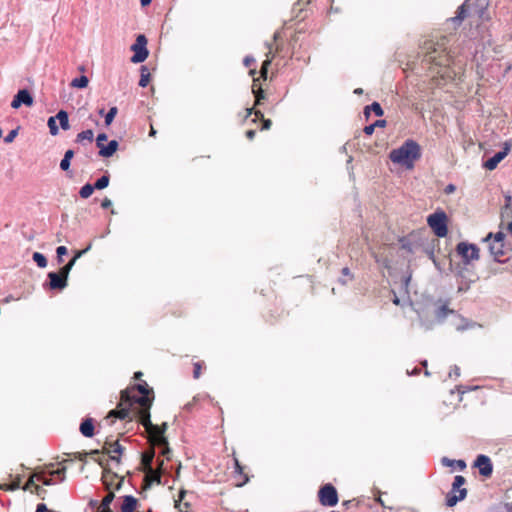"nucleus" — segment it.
<instances>
[{"label": "nucleus", "instance_id": "f3484780", "mask_svg": "<svg viewBox=\"0 0 512 512\" xmlns=\"http://www.w3.org/2000/svg\"><path fill=\"white\" fill-rule=\"evenodd\" d=\"M118 147H119L118 141L111 140L110 142H108L107 145L104 144L103 147H100L99 155L101 157L109 158V157L113 156V154L117 151Z\"/></svg>", "mask_w": 512, "mask_h": 512}, {"label": "nucleus", "instance_id": "f704fd0d", "mask_svg": "<svg viewBox=\"0 0 512 512\" xmlns=\"http://www.w3.org/2000/svg\"><path fill=\"white\" fill-rule=\"evenodd\" d=\"M47 125L49 127L50 134L56 136L59 133V128L56 124V117L51 116L48 118Z\"/></svg>", "mask_w": 512, "mask_h": 512}, {"label": "nucleus", "instance_id": "b1692460", "mask_svg": "<svg viewBox=\"0 0 512 512\" xmlns=\"http://www.w3.org/2000/svg\"><path fill=\"white\" fill-rule=\"evenodd\" d=\"M109 182H110V175L106 171L104 173V175H102L100 178H98L93 185H94L95 190H102V189H105L109 185Z\"/></svg>", "mask_w": 512, "mask_h": 512}, {"label": "nucleus", "instance_id": "5fc2aeb1", "mask_svg": "<svg viewBox=\"0 0 512 512\" xmlns=\"http://www.w3.org/2000/svg\"><path fill=\"white\" fill-rule=\"evenodd\" d=\"M271 124H272L271 120H269V119H263V120H262V130H268V129H270Z\"/></svg>", "mask_w": 512, "mask_h": 512}, {"label": "nucleus", "instance_id": "338daca9", "mask_svg": "<svg viewBox=\"0 0 512 512\" xmlns=\"http://www.w3.org/2000/svg\"><path fill=\"white\" fill-rule=\"evenodd\" d=\"M13 300H15V299H14V297H13V296H11V295H9V296H7L3 301H4L5 303H8V302L13 301Z\"/></svg>", "mask_w": 512, "mask_h": 512}, {"label": "nucleus", "instance_id": "7ed1b4c3", "mask_svg": "<svg viewBox=\"0 0 512 512\" xmlns=\"http://www.w3.org/2000/svg\"><path fill=\"white\" fill-rule=\"evenodd\" d=\"M420 157L421 147L413 139H407L400 147L393 149L389 154V158L393 163L408 169L413 168L414 162L420 159Z\"/></svg>", "mask_w": 512, "mask_h": 512}, {"label": "nucleus", "instance_id": "bb28decb", "mask_svg": "<svg viewBox=\"0 0 512 512\" xmlns=\"http://www.w3.org/2000/svg\"><path fill=\"white\" fill-rule=\"evenodd\" d=\"M450 313H453V310H450L446 304H443L436 310L435 315L438 321L442 322Z\"/></svg>", "mask_w": 512, "mask_h": 512}, {"label": "nucleus", "instance_id": "ea45409f", "mask_svg": "<svg viewBox=\"0 0 512 512\" xmlns=\"http://www.w3.org/2000/svg\"><path fill=\"white\" fill-rule=\"evenodd\" d=\"M75 263V259H71L67 264L62 266L59 271L68 278V275Z\"/></svg>", "mask_w": 512, "mask_h": 512}, {"label": "nucleus", "instance_id": "a19ab883", "mask_svg": "<svg viewBox=\"0 0 512 512\" xmlns=\"http://www.w3.org/2000/svg\"><path fill=\"white\" fill-rule=\"evenodd\" d=\"M108 136L105 133H99L96 138V145L100 149V147L104 146V142L107 141Z\"/></svg>", "mask_w": 512, "mask_h": 512}, {"label": "nucleus", "instance_id": "774afa93", "mask_svg": "<svg viewBox=\"0 0 512 512\" xmlns=\"http://www.w3.org/2000/svg\"><path fill=\"white\" fill-rule=\"evenodd\" d=\"M507 230L512 234V220L508 223Z\"/></svg>", "mask_w": 512, "mask_h": 512}, {"label": "nucleus", "instance_id": "6e6d98bb", "mask_svg": "<svg viewBox=\"0 0 512 512\" xmlns=\"http://www.w3.org/2000/svg\"><path fill=\"white\" fill-rule=\"evenodd\" d=\"M456 190V187L454 184H448L445 189H444V192L445 194H451L453 193L454 191Z\"/></svg>", "mask_w": 512, "mask_h": 512}, {"label": "nucleus", "instance_id": "680f3d73", "mask_svg": "<svg viewBox=\"0 0 512 512\" xmlns=\"http://www.w3.org/2000/svg\"><path fill=\"white\" fill-rule=\"evenodd\" d=\"M420 373V370L415 367L411 372L407 371L408 375H418Z\"/></svg>", "mask_w": 512, "mask_h": 512}, {"label": "nucleus", "instance_id": "58836bf2", "mask_svg": "<svg viewBox=\"0 0 512 512\" xmlns=\"http://www.w3.org/2000/svg\"><path fill=\"white\" fill-rule=\"evenodd\" d=\"M68 253V249L65 246H58L56 248L57 262L60 264L63 262V256Z\"/></svg>", "mask_w": 512, "mask_h": 512}, {"label": "nucleus", "instance_id": "bf43d9fd", "mask_svg": "<svg viewBox=\"0 0 512 512\" xmlns=\"http://www.w3.org/2000/svg\"><path fill=\"white\" fill-rule=\"evenodd\" d=\"M386 124V121L385 120H377L375 121L374 123H372V125H375V128L376 127H384Z\"/></svg>", "mask_w": 512, "mask_h": 512}, {"label": "nucleus", "instance_id": "a18cd8bd", "mask_svg": "<svg viewBox=\"0 0 512 512\" xmlns=\"http://www.w3.org/2000/svg\"><path fill=\"white\" fill-rule=\"evenodd\" d=\"M91 247L92 244L90 243L85 249L76 251L72 259H75L76 262L80 257L87 253L91 249Z\"/></svg>", "mask_w": 512, "mask_h": 512}, {"label": "nucleus", "instance_id": "c85d7f7f", "mask_svg": "<svg viewBox=\"0 0 512 512\" xmlns=\"http://www.w3.org/2000/svg\"><path fill=\"white\" fill-rule=\"evenodd\" d=\"M33 478H36L37 481L41 482L45 486H50L56 483L51 475L48 477L45 473H36Z\"/></svg>", "mask_w": 512, "mask_h": 512}, {"label": "nucleus", "instance_id": "1a4fd4ad", "mask_svg": "<svg viewBox=\"0 0 512 512\" xmlns=\"http://www.w3.org/2000/svg\"><path fill=\"white\" fill-rule=\"evenodd\" d=\"M456 252L462 258L464 264L479 259V248L475 244L460 242L456 246Z\"/></svg>", "mask_w": 512, "mask_h": 512}, {"label": "nucleus", "instance_id": "0eeeda50", "mask_svg": "<svg viewBox=\"0 0 512 512\" xmlns=\"http://www.w3.org/2000/svg\"><path fill=\"white\" fill-rule=\"evenodd\" d=\"M146 45V36L144 34L137 35L135 43L131 46V50L134 52L133 56L131 57L132 63H142L147 59L149 51Z\"/></svg>", "mask_w": 512, "mask_h": 512}, {"label": "nucleus", "instance_id": "f8f14e48", "mask_svg": "<svg viewBox=\"0 0 512 512\" xmlns=\"http://www.w3.org/2000/svg\"><path fill=\"white\" fill-rule=\"evenodd\" d=\"M474 466L479 469L480 475L484 477L491 476L493 472V465L491 459L484 454H480L476 457Z\"/></svg>", "mask_w": 512, "mask_h": 512}, {"label": "nucleus", "instance_id": "e2e57ef3", "mask_svg": "<svg viewBox=\"0 0 512 512\" xmlns=\"http://www.w3.org/2000/svg\"><path fill=\"white\" fill-rule=\"evenodd\" d=\"M505 205H512V197L510 195L505 196Z\"/></svg>", "mask_w": 512, "mask_h": 512}, {"label": "nucleus", "instance_id": "c756f323", "mask_svg": "<svg viewBox=\"0 0 512 512\" xmlns=\"http://www.w3.org/2000/svg\"><path fill=\"white\" fill-rule=\"evenodd\" d=\"M94 190H95V188H94L93 184L86 183L85 185H83L80 188L79 195H80L81 198L86 199V198H88V197H90L92 195Z\"/></svg>", "mask_w": 512, "mask_h": 512}, {"label": "nucleus", "instance_id": "79ce46f5", "mask_svg": "<svg viewBox=\"0 0 512 512\" xmlns=\"http://www.w3.org/2000/svg\"><path fill=\"white\" fill-rule=\"evenodd\" d=\"M154 459V453L142 455V461L146 466L151 467Z\"/></svg>", "mask_w": 512, "mask_h": 512}, {"label": "nucleus", "instance_id": "4be33fe9", "mask_svg": "<svg viewBox=\"0 0 512 512\" xmlns=\"http://www.w3.org/2000/svg\"><path fill=\"white\" fill-rule=\"evenodd\" d=\"M74 156V151L71 149H68L60 161V169L63 171H68L71 165V159Z\"/></svg>", "mask_w": 512, "mask_h": 512}, {"label": "nucleus", "instance_id": "c03bdc74", "mask_svg": "<svg viewBox=\"0 0 512 512\" xmlns=\"http://www.w3.org/2000/svg\"><path fill=\"white\" fill-rule=\"evenodd\" d=\"M17 134H18L17 129H13V130H11V131H10V132L5 136V138H4V142H5L6 144L13 142V141H14V139H15V137L17 136Z\"/></svg>", "mask_w": 512, "mask_h": 512}, {"label": "nucleus", "instance_id": "13d9d810", "mask_svg": "<svg viewBox=\"0 0 512 512\" xmlns=\"http://www.w3.org/2000/svg\"><path fill=\"white\" fill-rule=\"evenodd\" d=\"M255 135H256V131H255V130H248V131L246 132V137H247L249 140L254 139Z\"/></svg>", "mask_w": 512, "mask_h": 512}, {"label": "nucleus", "instance_id": "052dcab7", "mask_svg": "<svg viewBox=\"0 0 512 512\" xmlns=\"http://www.w3.org/2000/svg\"><path fill=\"white\" fill-rule=\"evenodd\" d=\"M242 466L239 464L238 460H235V471L238 473H242Z\"/></svg>", "mask_w": 512, "mask_h": 512}, {"label": "nucleus", "instance_id": "4468645a", "mask_svg": "<svg viewBox=\"0 0 512 512\" xmlns=\"http://www.w3.org/2000/svg\"><path fill=\"white\" fill-rule=\"evenodd\" d=\"M103 450L105 453L109 454L110 459L112 461L119 462V457H116L112 454L115 453L121 455L124 451V447L118 441L106 442L103 447Z\"/></svg>", "mask_w": 512, "mask_h": 512}, {"label": "nucleus", "instance_id": "c9c22d12", "mask_svg": "<svg viewBox=\"0 0 512 512\" xmlns=\"http://www.w3.org/2000/svg\"><path fill=\"white\" fill-rule=\"evenodd\" d=\"M66 468L61 467L50 472L53 478H57V482H63L65 480Z\"/></svg>", "mask_w": 512, "mask_h": 512}, {"label": "nucleus", "instance_id": "4d7b16f0", "mask_svg": "<svg viewBox=\"0 0 512 512\" xmlns=\"http://www.w3.org/2000/svg\"><path fill=\"white\" fill-rule=\"evenodd\" d=\"M341 273H342V275L344 277H349L350 279H352V274H351L350 269L348 267L342 268Z\"/></svg>", "mask_w": 512, "mask_h": 512}, {"label": "nucleus", "instance_id": "2eb2a0df", "mask_svg": "<svg viewBox=\"0 0 512 512\" xmlns=\"http://www.w3.org/2000/svg\"><path fill=\"white\" fill-rule=\"evenodd\" d=\"M489 250L496 262H499V263L504 262L503 257L506 256V252L504 250V244L491 243L489 245Z\"/></svg>", "mask_w": 512, "mask_h": 512}, {"label": "nucleus", "instance_id": "5701e85b", "mask_svg": "<svg viewBox=\"0 0 512 512\" xmlns=\"http://www.w3.org/2000/svg\"><path fill=\"white\" fill-rule=\"evenodd\" d=\"M373 112L376 116H382L383 115V109L381 107V105L378 103V102H373L372 104L370 105H367L365 108H364V114L365 116L368 118L369 115H370V112Z\"/></svg>", "mask_w": 512, "mask_h": 512}, {"label": "nucleus", "instance_id": "6ab92c4d", "mask_svg": "<svg viewBox=\"0 0 512 512\" xmlns=\"http://www.w3.org/2000/svg\"><path fill=\"white\" fill-rule=\"evenodd\" d=\"M114 497L113 492L107 493L98 506L97 512H112L110 505L113 502Z\"/></svg>", "mask_w": 512, "mask_h": 512}, {"label": "nucleus", "instance_id": "09e8293b", "mask_svg": "<svg viewBox=\"0 0 512 512\" xmlns=\"http://www.w3.org/2000/svg\"><path fill=\"white\" fill-rule=\"evenodd\" d=\"M459 377L460 376V368L458 366H454L449 372V377Z\"/></svg>", "mask_w": 512, "mask_h": 512}, {"label": "nucleus", "instance_id": "cd10ccee", "mask_svg": "<svg viewBox=\"0 0 512 512\" xmlns=\"http://www.w3.org/2000/svg\"><path fill=\"white\" fill-rule=\"evenodd\" d=\"M94 133L91 129L84 130L77 134L76 136V142L81 143L84 140H87L89 142H92Z\"/></svg>", "mask_w": 512, "mask_h": 512}, {"label": "nucleus", "instance_id": "f257e3e1", "mask_svg": "<svg viewBox=\"0 0 512 512\" xmlns=\"http://www.w3.org/2000/svg\"><path fill=\"white\" fill-rule=\"evenodd\" d=\"M153 401V390L148 387L146 382L138 383L130 388L121 391L120 402L116 409L109 411L107 419L121 420L133 418L138 419L139 423L151 434L152 441L156 446L162 449V455L169 460L170 448L165 436L167 424L161 426L154 425L150 419V409Z\"/></svg>", "mask_w": 512, "mask_h": 512}, {"label": "nucleus", "instance_id": "37998d69", "mask_svg": "<svg viewBox=\"0 0 512 512\" xmlns=\"http://www.w3.org/2000/svg\"><path fill=\"white\" fill-rule=\"evenodd\" d=\"M203 364H204L203 362H195L194 363L193 377L195 379H198L200 377Z\"/></svg>", "mask_w": 512, "mask_h": 512}, {"label": "nucleus", "instance_id": "473e14b6", "mask_svg": "<svg viewBox=\"0 0 512 512\" xmlns=\"http://www.w3.org/2000/svg\"><path fill=\"white\" fill-rule=\"evenodd\" d=\"M118 113V108L116 106L111 107L108 112L105 114V125L109 126L113 122L115 116Z\"/></svg>", "mask_w": 512, "mask_h": 512}, {"label": "nucleus", "instance_id": "39448f33", "mask_svg": "<svg viewBox=\"0 0 512 512\" xmlns=\"http://www.w3.org/2000/svg\"><path fill=\"white\" fill-rule=\"evenodd\" d=\"M448 218L443 210H437L427 217V223L437 237L443 238L448 233Z\"/></svg>", "mask_w": 512, "mask_h": 512}, {"label": "nucleus", "instance_id": "412c9836", "mask_svg": "<svg viewBox=\"0 0 512 512\" xmlns=\"http://www.w3.org/2000/svg\"><path fill=\"white\" fill-rule=\"evenodd\" d=\"M54 117H56V120L59 121L60 127L63 130H68L70 128L69 115H68L67 111L60 110Z\"/></svg>", "mask_w": 512, "mask_h": 512}, {"label": "nucleus", "instance_id": "a878e982", "mask_svg": "<svg viewBox=\"0 0 512 512\" xmlns=\"http://www.w3.org/2000/svg\"><path fill=\"white\" fill-rule=\"evenodd\" d=\"M140 72H141V75H140V80H139V86L146 87L150 81V73H149L147 66L142 65L140 68Z\"/></svg>", "mask_w": 512, "mask_h": 512}, {"label": "nucleus", "instance_id": "a211bd4d", "mask_svg": "<svg viewBox=\"0 0 512 512\" xmlns=\"http://www.w3.org/2000/svg\"><path fill=\"white\" fill-rule=\"evenodd\" d=\"M79 430L85 437H92L94 435V422L92 418H86L80 424Z\"/></svg>", "mask_w": 512, "mask_h": 512}, {"label": "nucleus", "instance_id": "69168bd1", "mask_svg": "<svg viewBox=\"0 0 512 512\" xmlns=\"http://www.w3.org/2000/svg\"><path fill=\"white\" fill-rule=\"evenodd\" d=\"M151 2L152 0H140L142 6H148Z\"/></svg>", "mask_w": 512, "mask_h": 512}, {"label": "nucleus", "instance_id": "3c124183", "mask_svg": "<svg viewBox=\"0 0 512 512\" xmlns=\"http://www.w3.org/2000/svg\"><path fill=\"white\" fill-rule=\"evenodd\" d=\"M430 258H431V260L433 261V263H434L435 267L437 268V270L441 272V271H442V268H441V266H440L439 261L435 258V256H434V252H433V251L430 253Z\"/></svg>", "mask_w": 512, "mask_h": 512}, {"label": "nucleus", "instance_id": "9d476101", "mask_svg": "<svg viewBox=\"0 0 512 512\" xmlns=\"http://www.w3.org/2000/svg\"><path fill=\"white\" fill-rule=\"evenodd\" d=\"M511 148L512 143L510 141H505L502 150L496 152L492 157L486 160L483 166L490 171L496 169L498 164L508 155Z\"/></svg>", "mask_w": 512, "mask_h": 512}, {"label": "nucleus", "instance_id": "e433bc0d", "mask_svg": "<svg viewBox=\"0 0 512 512\" xmlns=\"http://www.w3.org/2000/svg\"><path fill=\"white\" fill-rule=\"evenodd\" d=\"M209 395H196L193 397V400L191 402H188L185 406H184V409L187 410V411H192L193 409V406L198 403L201 399H204V398H208Z\"/></svg>", "mask_w": 512, "mask_h": 512}, {"label": "nucleus", "instance_id": "aec40b11", "mask_svg": "<svg viewBox=\"0 0 512 512\" xmlns=\"http://www.w3.org/2000/svg\"><path fill=\"white\" fill-rule=\"evenodd\" d=\"M441 463L446 467H457L459 470H464L466 468V463L464 460H453L448 457H443L441 459Z\"/></svg>", "mask_w": 512, "mask_h": 512}, {"label": "nucleus", "instance_id": "49530a36", "mask_svg": "<svg viewBox=\"0 0 512 512\" xmlns=\"http://www.w3.org/2000/svg\"><path fill=\"white\" fill-rule=\"evenodd\" d=\"M255 63V58L253 56H246L243 60V64L245 67H250Z\"/></svg>", "mask_w": 512, "mask_h": 512}, {"label": "nucleus", "instance_id": "603ef678", "mask_svg": "<svg viewBox=\"0 0 512 512\" xmlns=\"http://www.w3.org/2000/svg\"><path fill=\"white\" fill-rule=\"evenodd\" d=\"M374 130H375V125H372V124L364 127V133L369 136L373 134Z\"/></svg>", "mask_w": 512, "mask_h": 512}, {"label": "nucleus", "instance_id": "7c9ffc66", "mask_svg": "<svg viewBox=\"0 0 512 512\" xmlns=\"http://www.w3.org/2000/svg\"><path fill=\"white\" fill-rule=\"evenodd\" d=\"M493 238L492 243L497 244H504L505 234L501 231L497 232L496 234L489 233L485 238L484 241H490V239Z\"/></svg>", "mask_w": 512, "mask_h": 512}, {"label": "nucleus", "instance_id": "f03ea898", "mask_svg": "<svg viewBox=\"0 0 512 512\" xmlns=\"http://www.w3.org/2000/svg\"><path fill=\"white\" fill-rule=\"evenodd\" d=\"M423 56L422 63L431 71L439 68L438 74L444 76L442 69H446L451 62V56L448 52V39L441 37L439 40H425L420 47Z\"/></svg>", "mask_w": 512, "mask_h": 512}, {"label": "nucleus", "instance_id": "423d86ee", "mask_svg": "<svg viewBox=\"0 0 512 512\" xmlns=\"http://www.w3.org/2000/svg\"><path fill=\"white\" fill-rule=\"evenodd\" d=\"M466 483V479L462 475L454 477L452 489L446 495V505L448 507L455 506L459 501L467 496V489L461 488Z\"/></svg>", "mask_w": 512, "mask_h": 512}, {"label": "nucleus", "instance_id": "9b49d317", "mask_svg": "<svg viewBox=\"0 0 512 512\" xmlns=\"http://www.w3.org/2000/svg\"><path fill=\"white\" fill-rule=\"evenodd\" d=\"M48 286L51 290H63L68 285V278L63 275L60 271L49 272L48 275Z\"/></svg>", "mask_w": 512, "mask_h": 512}, {"label": "nucleus", "instance_id": "ddd939ff", "mask_svg": "<svg viewBox=\"0 0 512 512\" xmlns=\"http://www.w3.org/2000/svg\"><path fill=\"white\" fill-rule=\"evenodd\" d=\"M21 105L28 107L33 105V97L27 89L19 90L11 102V107L14 109H18Z\"/></svg>", "mask_w": 512, "mask_h": 512}, {"label": "nucleus", "instance_id": "20e7f679", "mask_svg": "<svg viewBox=\"0 0 512 512\" xmlns=\"http://www.w3.org/2000/svg\"><path fill=\"white\" fill-rule=\"evenodd\" d=\"M490 0H465L458 8L457 15L452 18L453 22H462L466 17H477L481 21L489 19L487 8Z\"/></svg>", "mask_w": 512, "mask_h": 512}, {"label": "nucleus", "instance_id": "2f4dec72", "mask_svg": "<svg viewBox=\"0 0 512 512\" xmlns=\"http://www.w3.org/2000/svg\"><path fill=\"white\" fill-rule=\"evenodd\" d=\"M32 259L40 268H45L47 266V259L45 255L40 252H34Z\"/></svg>", "mask_w": 512, "mask_h": 512}, {"label": "nucleus", "instance_id": "0e129e2a", "mask_svg": "<svg viewBox=\"0 0 512 512\" xmlns=\"http://www.w3.org/2000/svg\"><path fill=\"white\" fill-rule=\"evenodd\" d=\"M254 109L253 108H247L246 109V115H245V118L249 117L252 113H253Z\"/></svg>", "mask_w": 512, "mask_h": 512}, {"label": "nucleus", "instance_id": "4c0bfd02", "mask_svg": "<svg viewBox=\"0 0 512 512\" xmlns=\"http://www.w3.org/2000/svg\"><path fill=\"white\" fill-rule=\"evenodd\" d=\"M503 220H512V205H505L501 210Z\"/></svg>", "mask_w": 512, "mask_h": 512}, {"label": "nucleus", "instance_id": "72a5a7b5", "mask_svg": "<svg viewBox=\"0 0 512 512\" xmlns=\"http://www.w3.org/2000/svg\"><path fill=\"white\" fill-rule=\"evenodd\" d=\"M253 94L255 96V104L260 105L261 101L265 99V93L261 87H256V85H253Z\"/></svg>", "mask_w": 512, "mask_h": 512}, {"label": "nucleus", "instance_id": "393cba45", "mask_svg": "<svg viewBox=\"0 0 512 512\" xmlns=\"http://www.w3.org/2000/svg\"><path fill=\"white\" fill-rule=\"evenodd\" d=\"M88 83V77L85 75H81L79 77L74 78L71 81L70 86L78 89H84L88 86Z\"/></svg>", "mask_w": 512, "mask_h": 512}, {"label": "nucleus", "instance_id": "6e6552de", "mask_svg": "<svg viewBox=\"0 0 512 512\" xmlns=\"http://www.w3.org/2000/svg\"><path fill=\"white\" fill-rule=\"evenodd\" d=\"M319 502L323 506L333 507L338 503V493L336 488L327 483L323 485L318 491Z\"/></svg>", "mask_w": 512, "mask_h": 512}, {"label": "nucleus", "instance_id": "8fccbe9b", "mask_svg": "<svg viewBox=\"0 0 512 512\" xmlns=\"http://www.w3.org/2000/svg\"><path fill=\"white\" fill-rule=\"evenodd\" d=\"M112 206V201L109 198H104L101 202V207L103 209H108Z\"/></svg>", "mask_w": 512, "mask_h": 512}, {"label": "nucleus", "instance_id": "dca6fc26", "mask_svg": "<svg viewBox=\"0 0 512 512\" xmlns=\"http://www.w3.org/2000/svg\"><path fill=\"white\" fill-rule=\"evenodd\" d=\"M137 499L132 495H126L123 497V502L120 507V512H135L137 507Z\"/></svg>", "mask_w": 512, "mask_h": 512}, {"label": "nucleus", "instance_id": "de8ad7c7", "mask_svg": "<svg viewBox=\"0 0 512 512\" xmlns=\"http://www.w3.org/2000/svg\"><path fill=\"white\" fill-rule=\"evenodd\" d=\"M99 453H100V451H99V450H97V449H95V450H91V451L89 452V454H90V455H97V454H99ZM78 455H79V456H78V458H79L80 460H84V458L88 455V453H87V452H83V453H78Z\"/></svg>", "mask_w": 512, "mask_h": 512}, {"label": "nucleus", "instance_id": "864d4df0", "mask_svg": "<svg viewBox=\"0 0 512 512\" xmlns=\"http://www.w3.org/2000/svg\"><path fill=\"white\" fill-rule=\"evenodd\" d=\"M271 61L269 59L265 60L263 62V65H262V68H261V73L262 75H264L266 77L267 75V67L270 65Z\"/></svg>", "mask_w": 512, "mask_h": 512}]
</instances>
